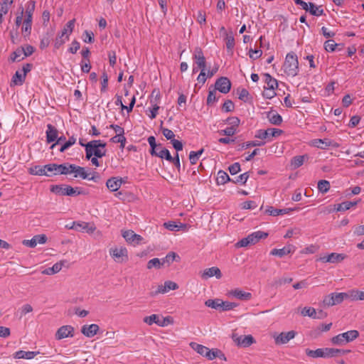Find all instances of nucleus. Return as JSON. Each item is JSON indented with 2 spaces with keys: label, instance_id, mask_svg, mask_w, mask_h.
<instances>
[{
  "label": "nucleus",
  "instance_id": "1",
  "mask_svg": "<svg viewBox=\"0 0 364 364\" xmlns=\"http://www.w3.org/2000/svg\"><path fill=\"white\" fill-rule=\"evenodd\" d=\"M106 143L100 140H92L85 144L86 159H90L92 156L101 158L106 154L105 147Z\"/></svg>",
  "mask_w": 364,
  "mask_h": 364
},
{
  "label": "nucleus",
  "instance_id": "2",
  "mask_svg": "<svg viewBox=\"0 0 364 364\" xmlns=\"http://www.w3.org/2000/svg\"><path fill=\"white\" fill-rule=\"evenodd\" d=\"M50 191L60 196H75L78 195H86L87 192L82 188H73L68 185H53Z\"/></svg>",
  "mask_w": 364,
  "mask_h": 364
},
{
  "label": "nucleus",
  "instance_id": "3",
  "mask_svg": "<svg viewBox=\"0 0 364 364\" xmlns=\"http://www.w3.org/2000/svg\"><path fill=\"white\" fill-rule=\"evenodd\" d=\"M284 73L291 77H294L299 72V62L296 55L294 52L289 53L284 63Z\"/></svg>",
  "mask_w": 364,
  "mask_h": 364
},
{
  "label": "nucleus",
  "instance_id": "4",
  "mask_svg": "<svg viewBox=\"0 0 364 364\" xmlns=\"http://www.w3.org/2000/svg\"><path fill=\"white\" fill-rule=\"evenodd\" d=\"M359 336V333L356 330H350L347 332L340 333L331 338V343L334 345L343 346L350 343Z\"/></svg>",
  "mask_w": 364,
  "mask_h": 364
},
{
  "label": "nucleus",
  "instance_id": "5",
  "mask_svg": "<svg viewBox=\"0 0 364 364\" xmlns=\"http://www.w3.org/2000/svg\"><path fill=\"white\" fill-rule=\"evenodd\" d=\"M36 2L30 1L26 8V18L24 19L22 26V32L26 35H29L31 31L32 16L35 10Z\"/></svg>",
  "mask_w": 364,
  "mask_h": 364
},
{
  "label": "nucleus",
  "instance_id": "6",
  "mask_svg": "<svg viewBox=\"0 0 364 364\" xmlns=\"http://www.w3.org/2000/svg\"><path fill=\"white\" fill-rule=\"evenodd\" d=\"M348 298H349V294L347 293H331L323 298V304L328 307L333 306L342 303Z\"/></svg>",
  "mask_w": 364,
  "mask_h": 364
},
{
  "label": "nucleus",
  "instance_id": "7",
  "mask_svg": "<svg viewBox=\"0 0 364 364\" xmlns=\"http://www.w3.org/2000/svg\"><path fill=\"white\" fill-rule=\"evenodd\" d=\"M333 348H318L316 350L306 349V354L311 358H333Z\"/></svg>",
  "mask_w": 364,
  "mask_h": 364
},
{
  "label": "nucleus",
  "instance_id": "8",
  "mask_svg": "<svg viewBox=\"0 0 364 364\" xmlns=\"http://www.w3.org/2000/svg\"><path fill=\"white\" fill-rule=\"evenodd\" d=\"M109 254L114 260L118 263H122L128 260V252L125 247H114L109 250Z\"/></svg>",
  "mask_w": 364,
  "mask_h": 364
},
{
  "label": "nucleus",
  "instance_id": "9",
  "mask_svg": "<svg viewBox=\"0 0 364 364\" xmlns=\"http://www.w3.org/2000/svg\"><path fill=\"white\" fill-rule=\"evenodd\" d=\"M283 130L277 128H269L266 130L259 129L257 131L255 137L260 139H266L269 136L277 137L283 133Z\"/></svg>",
  "mask_w": 364,
  "mask_h": 364
},
{
  "label": "nucleus",
  "instance_id": "10",
  "mask_svg": "<svg viewBox=\"0 0 364 364\" xmlns=\"http://www.w3.org/2000/svg\"><path fill=\"white\" fill-rule=\"evenodd\" d=\"M214 89L223 94H227L231 89V82L227 77H220L215 82Z\"/></svg>",
  "mask_w": 364,
  "mask_h": 364
},
{
  "label": "nucleus",
  "instance_id": "11",
  "mask_svg": "<svg viewBox=\"0 0 364 364\" xmlns=\"http://www.w3.org/2000/svg\"><path fill=\"white\" fill-rule=\"evenodd\" d=\"M193 58L195 60L196 64L202 71H205L206 69V60L203 55V50L200 48L197 47L194 50Z\"/></svg>",
  "mask_w": 364,
  "mask_h": 364
},
{
  "label": "nucleus",
  "instance_id": "12",
  "mask_svg": "<svg viewBox=\"0 0 364 364\" xmlns=\"http://www.w3.org/2000/svg\"><path fill=\"white\" fill-rule=\"evenodd\" d=\"M234 342L239 346L248 347L255 343V339L251 335L238 336L233 333L232 336Z\"/></svg>",
  "mask_w": 364,
  "mask_h": 364
},
{
  "label": "nucleus",
  "instance_id": "13",
  "mask_svg": "<svg viewBox=\"0 0 364 364\" xmlns=\"http://www.w3.org/2000/svg\"><path fill=\"white\" fill-rule=\"evenodd\" d=\"M74 336V328L72 326H63L58 329L55 333V338L61 340L68 337Z\"/></svg>",
  "mask_w": 364,
  "mask_h": 364
},
{
  "label": "nucleus",
  "instance_id": "14",
  "mask_svg": "<svg viewBox=\"0 0 364 364\" xmlns=\"http://www.w3.org/2000/svg\"><path fill=\"white\" fill-rule=\"evenodd\" d=\"M346 257L347 256L344 254L333 252L330 255L321 257L318 260L323 262L338 263L342 262Z\"/></svg>",
  "mask_w": 364,
  "mask_h": 364
},
{
  "label": "nucleus",
  "instance_id": "15",
  "mask_svg": "<svg viewBox=\"0 0 364 364\" xmlns=\"http://www.w3.org/2000/svg\"><path fill=\"white\" fill-rule=\"evenodd\" d=\"M296 250V247L291 244H288L282 249H273L270 252L271 255L277 256L280 258L285 255L293 253Z\"/></svg>",
  "mask_w": 364,
  "mask_h": 364
},
{
  "label": "nucleus",
  "instance_id": "16",
  "mask_svg": "<svg viewBox=\"0 0 364 364\" xmlns=\"http://www.w3.org/2000/svg\"><path fill=\"white\" fill-rule=\"evenodd\" d=\"M70 173H74L75 178L80 177L82 179H87L88 178V176L90 175V173L86 171L85 168L75 164H70Z\"/></svg>",
  "mask_w": 364,
  "mask_h": 364
},
{
  "label": "nucleus",
  "instance_id": "17",
  "mask_svg": "<svg viewBox=\"0 0 364 364\" xmlns=\"http://www.w3.org/2000/svg\"><path fill=\"white\" fill-rule=\"evenodd\" d=\"M296 335V332L294 331H290L288 332H282L278 336H277L275 339L276 344H285L288 343L291 339L294 338Z\"/></svg>",
  "mask_w": 364,
  "mask_h": 364
},
{
  "label": "nucleus",
  "instance_id": "18",
  "mask_svg": "<svg viewBox=\"0 0 364 364\" xmlns=\"http://www.w3.org/2000/svg\"><path fill=\"white\" fill-rule=\"evenodd\" d=\"M100 330L97 324L84 325L81 328V333L87 338H92L95 336Z\"/></svg>",
  "mask_w": 364,
  "mask_h": 364
},
{
  "label": "nucleus",
  "instance_id": "19",
  "mask_svg": "<svg viewBox=\"0 0 364 364\" xmlns=\"http://www.w3.org/2000/svg\"><path fill=\"white\" fill-rule=\"evenodd\" d=\"M123 183L124 181L122 178L111 177L107 181L106 186L110 191L114 192L118 191Z\"/></svg>",
  "mask_w": 364,
  "mask_h": 364
},
{
  "label": "nucleus",
  "instance_id": "20",
  "mask_svg": "<svg viewBox=\"0 0 364 364\" xmlns=\"http://www.w3.org/2000/svg\"><path fill=\"white\" fill-rule=\"evenodd\" d=\"M213 276H215L217 279H220L222 277L221 271L217 267L205 269L201 274V277L204 279H207Z\"/></svg>",
  "mask_w": 364,
  "mask_h": 364
},
{
  "label": "nucleus",
  "instance_id": "21",
  "mask_svg": "<svg viewBox=\"0 0 364 364\" xmlns=\"http://www.w3.org/2000/svg\"><path fill=\"white\" fill-rule=\"evenodd\" d=\"M46 141L48 143H51L58 139V129L50 124L47 125V130L46 132Z\"/></svg>",
  "mask_w": 364,
  "mask_h": 364
},
{
  "label": "nucleus",
  "instance_id": "22",
  "mask_svg": "<svg viewBox=\"0 0 364 364\" xmlns=\"http://www.w3.org/2000/svg\"><path fill=\"white\" fill-rule=\"evenodd\" d=\"M228 295L243 301L250 300L252 297V294L250 292L243 291L240 289L231 290L228 292Z\"/></svg>",
  "mask_w": 364,
  "mask_h": 364
},
{
  "label": "nucleus",
  "instance_id": "23",
  "mask_svg": "<svg viewBox=\"0 0 364 364\" xmlns=\"http://www.w3.org/2000/svg\"><path fill=\"white\" fill-rule=\"evenodd\" d=\"M123 237L127 242H131L136 241V244H139L142 240V237L139 235L134 233L133 230H125L122 233Z\"/></svg>",
  "mask_w": 364,
  "mask_h": 364
},
{
  "label": "nucleus",
  "instance_id": "24",
  "mask_svg": "<svg viewBox=\"0 0 364 364\" xmlns=\"http://www.w3.org/2000/svg\"><path fill=\"white\" fill-rule=\"evenodd\" d=\"M294 210V208L277 209L274 208L272 206H268L265 210V213L268 214L269 215L277 216L279 215L287 214Z\"/></svg>",
  "mask_w": 364,
  "mask_h": 364
},
{
  "label": "nucleus",
  "instance_id": "25",
  "mask_svg": "<svg viewBox=\"0 0 364 364\" xmlns=\"http://www.w3.org/2000/svg\"><path fill=\"white\" fill-rule=\"evenodd\" d=\"M73 228L75 230H85L87 232L92 233L95 230L96 228L94 225H90L88 223L82 222V223H73Z\"/></svg>",
  "mask_w": 364,
  "mask_h": 364
},
{
  "label": "nucleus",
  "instance_id": "26",
  "mask_svg": "<svg viewBox=\"0 0 364 364\" xmlns=\"http://www.w3.org/2000/svg\"><path fill=\"white\" fill-rule=\"evenodd\" d=\"M267 118L274 125H280L282 122V116L273 110L267 112Z\"/></svg>",
  "mask_w": 364,
  "mask_h": 364
},
{
  "label": "nucleus",
  "instance_id": "27",
  "mask_svg": "<svg viewBox=\"0 0 364 364\" xmlns=\"http://www.w3.org/2000/svg\"><path fill=\"white\" fill-rule=\"evenodd\" d=\"M39 352L35 351H24V350H18L14 353V358L17 359H27L30 360L33 358L36 355H38Z\"/></svg>",
  "mask_w": 364,
  "mask_h": 364
},
{
  "label": "nucleus",
  "instance_id": "28",
  "mask_svg": "<svg viewBox=\"0 0 364 364\" xmlns=\"http://www.w3.org/2000/svg\"><path fill=\"white\" fill-rule=\"evenodd\" d=\"M268 233L262 231H257L251 233L248 235L250 240V243L255 245L261 239H265L267 237Z\"/></svg>",
  "mask_w": 364,
  "mask_h": 364
},
{
  "label": "nucleus",
  "instance_id": "29",
  "mask_svg": "<svg viewBox=\"0 0 364 364\" xmlns=\"http://www.w3.org/2000/svg\"><path fill=\"white\" fill-rule=\"evenodd\" d=\"M28 173L35 176H51L50 173L46 172L45 166H34L28 169Z\"/></svg>",
  "mask_w": 364,
  "mask_h": 364
},
{
  "label": "nucleus",
  "instance_id": "30",
  "mask_svg": "<svg viewBox=\"0 0 364 364\" xmlns=\"http://www.w3.org/2000/svg\"><path fill=\"white\" fill-rule=\"evenodd\" d=\"M24 47H18L15 51L11 53L10 55V60L11 62H19L25 58L24 55Z\"/></svg>",
  "mask_w": 364,
  "mask_h": 364
},
{
  "label": "nucleus",
  "instance_id": "31",
  "mask_svg": "<svg viewBox=\"0 0 364 364\" xmlns=\"http://www.w3.org/2000/svg\"><path fill=\"white\" fill-rule=\"evenodd\" d=\"M164 226L171 231H178L180 230H186L187 225L183 223H179L178 225L174 221H169L164 223Z\"/></svg>",
  "mask_w": 364,
  "mask_h": 364
},
{
  "label": "nucleus",
  "instance_id": "32",
  "mask_svg": "<svg viewBox=\"0 0 364 364\" xmlns=\"http://www.w3.org/2000/svg\"><path fill=\"white\" fill-rule=\"evenodd\" d=\"M64 262L65 261H60V262L54 264L52 267H48L42 271V274L51 275L59 272L61 270Z\"/></svg>",
  "mask_w": 364,
  "mask_h": 364
},
{
  "label": "nucleus",
  "instance_id": "33",
  "mask_svg": "<svg viewBox=\"0 0 364 364\" xmlns=\"http://www.w3.org/2000/svg\"><path fill=\"white\" fill-rule=\"evenodd\" d=\"M307 155L296 156L291 160V166L292 169H296L304 164L305 159H308Z\"/></svg>",
  "mask_w": 364,
  "mask_h": 364
},
{
  "label": "nucleus",
  "instance_id": "34",
  "mask_svg": "<svg viewBox=\"0 0 364 364\" xmlns=\"http://www.w3.org/2000/svg\"><path fill=\"white\" fill-rule=\"evenodd\" d=\"M224 40L225 41V45H226L228 51L232 53V50H233L235 43V38H234L233 32L231 30L228 32V34H227L225 36Z\"/></svg>",
  "mask_w": 364,
  "mask_h": 364
},
{
  "label": "nucleus",
  "instance_id": "35",
  "mask_svg": "<svg viewBox=\"0 0 364 364\" xmlns=\"http://www.w3.org/2000/svg\"><path fill=\"white\" fill-rule=\"evenodd\" d=\"M26 77L25 74L21 73L19 71H16L12 77L11 86L22 85L25 82Z\"/></svg>",
  "mask_w": 364,
  "mask_h": 364
},
{
  "label": "nucleus",
  "instance_id": "36",
  "mask_svg": "<svg viewBox=\"0 0 364 364\" xmlns=\"http://www.w3.org/2000/svg\"><path fill=\"white\" fill-rule=\"evenodd\" d=\"M70 164H69V163H65V164H56V166H55L56 170H55V172L53 173V175H59V174L67 175V174L70 173Z\"/></svg>",
  "mask_w": 364,
  "mask_h": 364
},
{
  "label": "nucleus",
  "instance_id": "37",
  "mask_svg": "<svg viewBox=\"0 0 364 364\" xmlns=\"http://www.w3.org/2000/svg\"><path fill=\"white\" fill-rule=\"evenodd\" d=\"M191 347L196 350L200 355L205 356L206 358L207 353L209 352V348L203 345L198 344L195 342H191L190 343Z\"/></svg>",
  "mask_w": 364,
  "mask_h": 364
},
{
  "label": "nucleus",
  "instance_id": "38",
  "mask_svg": "<svg viewBox=\"0 0 364 364\" xmlns=\"http://www.w3.org/2000/svg\"><path fill=\"white\" fill-rule=\"evenodd\" d=\"M222 299H208L205 302V305L208 307H210L213 309L220 310L222 311Z\"/></svg>",
  "mask_w": 364,
  "mask_h": 364
},
{
  "label": "nucleus",
  "instance_id": "39",
  "mask_svg": "<svg viewBox=\"0 0 364 364\" xmlns=\"http://www.w3.org/2000/svg\"><path fill=\"white\" fill-rule=\"evenodd\" d=\"M313 145L321 149H326L331 145V141L328 139H317L313 141Z\"/></svg>",
  "mask_w": 364,
  "mask_h": 364
},
{
  "label": "nucleus",
  "instance_id": "40",
  "mask_svg": "<svg viewBox=\"0 0 364 364\" xmlns=\"http://www.w3.org/2000/svg\"><path fill=\"white\" fill-rule=\"evenodd\" d=\"M232 180L230 178L228 174L224 171H219L216 178L217 183L218 185H223L228 181H232Z\"/></svg>",
  "mask_w": 364,
  "mask_h": 364
},
{
  "label": "nucleus",
  "instance_id": "41",
  "mask_svg": "<svg viewBox=\"0 0 364 364\" xmlns=\"http://www.w3.org/2000/svg\"><path fill=\"white\" fill-rule=\"evenodd\" d=\"M307 11H309L311 15L316 16H319L323 14V9L321 8V6H317L311 2H309Z\"/></svg>",
  "mask_w": 364,
  "mask_h": 364
},
{
  "label": "nucleus",
  "instance_id": "42",
  "mask_svg": "<svg viewBox=\"0 0 364 364\" xmlns=\"http://www.w3.org/2000/svg\"><path fill=\"white\" fill-rule=\"evenodd\" d=\"M152 156H158L161 159H165L166 161L172 159V156L169 151L166 148L161 149L158 151V149H155V154H151Z\"/></svg>",
  "mask_w": 364,
  "mask_h": 364
},
{
  "label": "nucleus",
  "instance_id": "43",
  "mask_svg": "<svg viewBox=\"0 0 364 364\" xmlns=\"http://www.w3.org/2000/svg\"><path fill=\"white\" fill-rule=\"evenodd\" d=\"M69 38L68 37V36H65V32H60L58 34L57 37L55 38L54 47L56 49H58Z\"/></svg>",
  "mask_w": 364,
  "mask_h": 364
},
{
  "label": "nucleus",
  "instance_id": "44",
  "mask_svg": "<svg viewBox=\"0 0 364 364\" xmlns=\"http://www.w3.org/2000/svg\"><path fill=\"white\" fill-rule=\"evenodd\" d=\"M162 259V263L164 264V265L165 264H167V265L168 266L171 262H173V261H179L180 260V257L174 252H170L169 253H168L166 255V256L165 257H164Z\"/></svg>",
  "mask_w": 364,
  "mask_h": 364
},
{
  "label": "nucleus",
  "instance_id": "45",
  "mask_svg": "<svg viewBox=\"0 0 364 364\" xmlns=\"http://www.w3.org/2000/svg\"><path fill=\"white\" fill-rule=\"evenodd\" d=\"M265 83L267 87L266 88H277L278 82L277 80L273 78L269 73L264 74Z\"/></svg>",
  "mask_w": 364,
  "mask_h": 364
},
{
  "label": "nucleus",
  "instance_id": "46",
  "mask_svg": "<svg viewBox=\"0 0 364 364\" xmlns=\"http://www.w3.org/2000/svg\"><path fill=\"white\" fill-rule=\"evenodd\" d=\"M331 185L328 181L320 180L318 182V189L321 193H327L330 189Z\"/></svg>",
  "mask_w": 364,
  "mask_h": 364
},
{
  "label": "nucleus",
  "instance_id": "47",
  "mask_svg": "<svg viewBox=\"0 0 364 364\" xmlns=\"http://www.w3.org/2000/svg\"><path fill=\"white\" fill-rule=\"evenodd\" d=\"M316 309L313 307H304L301 311V314L303 316H309L311 318L316 319Z\"/></svg>",
  "mask_w": 364,
  "mask_h": 364
},
{
  "label": "nucleus",
  "instance_id": "48",
  "mask_svg": "<svg viewBox=\"0 0 364 364\" xmlns=\"http://www.w3.org/2000/svg\"><path fill=\"white\" fill-rule=\"evenodd\" d=\"M75 19H72L69 21L63 27L61 32H65V36H68L69 38V36L72 33L74 26H75Z\"/></svg>",
  "mask_w": 364,
  "mask_h": 364
},
{
  "label": "nucleus",
  "instance_id": "49",
  "mask_svg": "<svg viewBox=\"0 0 364 364\" xmlns=\"http://www.w3.org/2000/svg\"><path fill=\"white\" fill-rule=\"evenodd\" d=\"M162 266H164V264L162 263V259H159V258L151 259L147 263L148 269H151L153 267L160 269Z\"/></svg>",
  "mask_w": 364,
  "mask_h": 364
},
{
  "label": "nucleus",
  "instance_id": "50",
  "mask_svg": "<svg viewBox=\"0 0 364 364\" xmlns=\"http://www.w3.org/2000/svg\"><path fill=\"white\" fill-rule=\"evenodd\" d=\"M204 149H201L198 151H191L189 154V159L191 164H196L197 161L198 160L199 157L201 156V154L203 153Z\"/></svg>",
  "mask_w": 364,
  "mask_h": 364
},
{
  "label": "nucleus",
  "instance_id": "51",
  "mask_svg": "<svg viewBox=\"0 0 364 364\" xmlns=\"http://www.w3.org/2000/svg\"><path fill=\"white\" fill-rule=\"evenodd\" d=\"M144 322L147 323L148 325H152L153 323H156L159 326V317L156 314H152L149 316H146L144 318Z\"/></svg>",
  "mask_w": 364,
  "mask_h": 364
},
{
  "label": "nucleus",
  "instance_id": "52",
  "mask_svg": "<svg viewBox=\"0 0 364 364\" xmlns=\"http://www.w3.org/2000/svg\"><path fill=\"white\" fill-rule=\"evenodd\" d=\"M148 142L151 147L150 154H155V149L161 148L162 146L161 144H157L156 143V139L154 136H150L148 138Z\"/></svg>",
  "mask_w": 364,
  "mask_h": 364
},
{
  "label": "nucleus",
  "instance_id": "53",
  "mask_svg": "<svg viewBox=\"0 0 364 364\" xmlns=\"http://www.w3.org/2000/svg\"><path fill=\"white\" fill-rule=\"evenodd\" d=\"M218 100L216 97V90L213 89V90H209L208 95L207 97V105L212 106L214 102Z\"/></svg>",
  "mask_w": 364,
  "mask_h": 364
},
{
  "label": "nucleus",
  "instance_id": "54",
  "mask_svg": "<svg viewBox=\"0 0 364 364\" xmlns=\"http://www.w3.org/2000/svg\"><path fill=\"white\" fill-rule=\"evenodd\" d=\"M293 281V279L291 277H282L277 280H275L272 283V286L275 287L276 288L282 286L284 284H289Z\"/></svg>",
  "mask_w": 364,
  "mask_h": 364
},
{
  "label": "nucleus",
  "instance_id": "55",
  "mask_svg": "<svg viewBox=\"0 0 364 364\" xmlns=\"http://www.w3.org/2000/svg\"><path fill=\"white\" fill-rule=\"evenodd\" d=\"M340 44L336 43L333 40H328L324 43V48L328 52H333Z\"/></svg>",
  "mask_w": 364,
  "mask_h": 364
},
{
  "label": "nucleus",
  "instance_id": "56",
  "mask_svg": "<svg viewBox=\"0 0 364 364\" xmlns=\"http://www.w3.org/2000/svg\"><path fill=\"white\" fill-rule=\"evenodd\" d=\"M76 142V139L74 136H71L69 138L68 141H65V143L60 146L59 151L60 152H64L69 147L75 144Z\"/></svg>",
  "mask_w": 364,
  "mask_h": 364
},
{
  "label": "nucleus",
  "instance_id": "57",
  "mask_svg": "<svg viewBox=\"0 0 364 364\" xmlns=\"http://www.w3.org/2000/svg\"><path fill=\"white\" fill-rule=\"evenodd\" d=\"M350 296L352 297L353 300L364 301V291L353 290L350 292Z\"/></svg>",
  "mask_w": 364,
  "mask_h": 364
},
{
  "label": "nucleus",
  "instance_id": "58",
  "mask_svg": "<svg viewBox=\"0 0 364 364\" xmlns=\"http://www.w3.org/2000/svg\"><path fill=\"white\" fill-rule=\"evenodd\" d=\"M113 143H120V147L124 148L126 143V138L124 135H116L111 138Z\"/></svg>",
  "mask_w": 364,
  "mask_h": 364
},
{
  "label": "nucleus",
  "instance_id": "59",
  "mask_svg": "<svg viewBox=\"0 0 364 364\" xmlns=\"http://www.w3.org/2000/svg\"><path fill=\"white\" fill-rule=\"evenodd\" d=\"M221 304H222V311L233 309L234 308H235L238 306V304L237 303L230 302V301H223V302H221Z\"/></svg>",
  "mask_w": 364,
  "mask_h": 364
},
{
  "label": "nucleus",
  "instance_id": "60",
  "mask_svg": "<svg viewBox=\"0 0 364 364\" xmlns=\"http://www.w3.org/2000/svg\"><path fill=\"white\" fill-rule=\"evenodd\" d=\"M82 39L85 43H92L94 41V33L92 31H85Z\"/></svg>",
  "mask_w": 364,
  "mask_h": 364
},
{
  "label": "nucleus",
  "instance_id": "61",
  "mask_svg": "<svg viewBox=\"0 0 364 364\" xmlns=\"http://www.w3.org/2000/svg\"><path fill=\"white\" fill-rule=\"evenodd\" d=\"M50 36L51 35H49L47 33L46 35L43 37L40 43L41 49L43 50L49 46L50 41Z\"/></svg>",
  "mask_w": 364,
  "mask_h": 364
},
{
  "label": "nucleus",
  "instance_id": "62",
  "mask_svg": "<svg viewBox=\"0 0 364 364\" xmlns=\"http://www.w3.org/2000/svg\"><path fill=\"white\" fill-rule=\"evenodd\" d=\"M239 99L247 102H249L252 97H250L249 92L246 89L243 88L239 94Z\"/></svg>",
  "mask_w": 364,
  "mask_h": 364
},
{
  "label": "nucleus",
  "instance_id": "63",
  "mask_svg": "<svg viewBox=\"0 0 364 364\" xmlns=\"http://www.w3.org/2000/svg\"><path fill=\"white\" fill-rule=\"evenodd\" d=\"M235 106L233 102L230 100H226L222 107L223 111L230 112L234 110Z\"/></svg>",
  "mask_w": 364,
  "mask_h": 364
},
{
  "label": "nucleus",
  "instance_id": "64",
  "mask_svg": "<svg viewBox=\"0 0 364 364\" xmlns=\"http://www.w3.org/2000/svg\"><path fill=\"white\" fill-rule=\"evenodd\" d=\"M220 350H219L218 348L209 349V352L207 353L206 358L208 360H212L214 358H217L218 356V355H220Z\"/></svg>",
  "mask_w": 364,
  "mask_h": 364
}]
</instances>
